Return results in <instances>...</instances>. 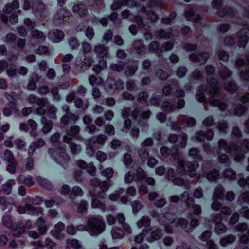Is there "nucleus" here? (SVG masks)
<instances>
[{"label":"nucleus","instance_id":"obj_61","mask_svg":"<svg viewBox=\"0 0 249 249\" xmlns=\"http://www.w3.org/2000/svg\"><path fill=\"white\" fill-rule=\"evenodd\" d=\"M67 244L68 247H71L75 249H78L81 247L78 240L75 239L67 240Z\"/></svg>","mask_w":249,"mask_h":249},{"label":"nucleus","instance_id":"obj_50","mask_svg":"<svg viewBox=\"0 0 249 249\" xmlns=\"http://www.w3.org/2000/svg\"><path fill=\"white\" fill-rule=\"evenodd\" d=\"M124 163L126 168L129 169L133 167L132 158L130 154H124Z\"/></svg>","mask_w":249,"mask_h":249},{"label":"nucleus","instance_id":"obj_27","mask_svg":"<svg viewBox=\"0 0 249 249\" xmlns=\"http://www.w3.org/2000/svg\"><path fill=\"white\" fill-rule=\"evenodd\" d=\"M45 144V141L41 138L38 139L36 142H32L28 150L29 155H33L36 148L41 147Z\"/></svg>","mask_w":249,"mask_h":249},{"label":"nucleus","instance_id":"obj_62","mask_svg":"<svg viewBox=\"0 0 249 249\" xmlns=\"http://www.w3.org/2000/svg\"><path fill=\"white\" fill-rule=\"evenodd\" d=\"M114 174V170L111 168H107L101 172V174L107 179L111 178Z\"/></svg>","mask_w":249,"mask_h":249},{"label":"nucleus","instance_id":"obj_32","mask_svg":"<svg viewBox=\"0 0 249 249\" xmlns=\"http://www.w3.org/2000/svg\"><path fill=\"white\" fill-rule=\"evenodd\" d=\"M209 54L207 53H202L199 54V56H196L194 54L190 55V58L194 62L198 61L201 63H204L207 61Z\"/></svg>","mask_w":249,"mask_h":249},{"label":"nucleus","instance_id":"obj_45","mask_svg":"<svg viewBox=\"0 0 249 249\" xmlns=\"http://www.w3.org/2000/svg\"><path fill=\"white\" fill-rule=\"evenodd\" d=\"M133 47L138 54H144L146 53V49L142 44L141 41H136L134 42L133 44Z\"/></svg>","mask_w":249,"mask_h":249},{"label":"nucleus","instance_id":"obj_10","mask_svg":"<svg viewBox=\"0 0 249 249\" xmlns=\"http://www.w3.org/2000/svg\"><path fill=\"white\" fill-rule=\"evenodd\" d=\"M107 139V137L105 135L102 134L99 135L96 140L90 138L86 141L87 153L89 157L94 155L95 151L103 145Z\"/></svg>","mask_w":249,"mask_h":249},{"label":"nucleus","instance_id":"obj_34","mask_svg":"<svg viewBox=\"0 0 249 249\" xmlns=\"http://www.w3.org/2000/svg\"><path fill=\"white\" fill-rule=\"evenodd\" d=\"M188 155L189 156L192 157L193 158L194 160H195L193 162V163L191 162H188L185 165H186L187 164H188L189 163H190L191 164H193L195 162L197 164H198L197 162L196 161V160H199L201 159V156L199 155V151L197 148H191L188 151ZM198 166V164H197V166Z\"/></svg>","mask_w":249,"mask_h":249},{"label":"nucleus","instance_id":"obj_22","mask_svg":"<svg viewBox=\"0 0 249 249\" xmlns=\"http://www.w3.org/2000/svg\"><path fill=\"white\" fill-rule=\"evenodd\" d=\"M33 223L32 221L30 220H28L25 224L22 226L21 225L17 224L15 227V229L14 230V234L18 237L20 235V234L23 233L26 230L30 229L32 228Z\"/></svg>","mask_w":249,"mask_h":249},{"label":"nucleus","instance_id":"obj_31","mask_svg":"<svg viewBox=\"0 0 249 249\" xmlns=\"http://www.w3.org/2000/svg\"><path fill=\"white\" fill-rule=\"evenodd\" d=\"M41 123L43 126L42 130L45 134L50 132L53 128V122L48 120L45 117L41 118Z\"/></svg>","mask_w":249,"mask_h":249},{"label":"nucleus","instance_id":"obj_44","mask_svg":"<svg viewBox=\"0 0 249 249\" xmlns=\"http://www.w3.org/2000/svg\"><path fill=\"white\" fill-rule=\"evenodd\" d=\"M170 32L168 30V31H166L163 30H160L157 31L155 33V36L157 38L159 39H168L171 36L172 33H171L172 30L170 29Z\"/></svg>","mask_w":249,"mask_h":249},{"label":"nucleus","instance_id":"obj_4","mask_svg":"<svg viewBox=\"0 0 249 249\" xmlns=\"http://www.w3.org/2000/svg\"><path fill=\"white\" fill-rule=\"evenodd\" d=\"M90 184L92 186L99 187L100 192L96 191V188L94 190H90L89 191L92 198L91 207L92 208H96L101 210L105 212L107 210L106 205L103 203L97 197L101 199H104L106 197L105 192L108 189L110 184L106 181H100L97 178H93L90 181Z\"/></svg>","mask_w":249,"mask_h":249},{"label":"nucleus","instance_id":"obj_59","mask_svg":"<svg viewBox=\"0 0 249 249\" xmlns=\"http://www.w3.org/2000/svg\"><path fill=\"white\" fill-rule=\"evenodd\" d=\"M16 108L14 104H12L11 106L8 105V106L5 107L3 111V115L6 117L10 116L12 113L15 111Z\"/></svg>","mask_w":249,"mask_h":249},{"label":"nucleus","instance_id":"obj_46","mask_svg":"<svg viewBox=\"0 0 249 249\" xmlns=\"http://www.w3.org/2000/svg\"><path fill=\"white\" fill-rule=\"evenodd\" d=\"M89 81L91 86H100L103 83V80L101 77L93 75L89 77Z\"/></svg>","mask_w":249,"mask_h":249},{"label":"nucleus","instance_id":"obj_53","mask_svg":"<svg viewBox=\"0 0 249 249\" xmlns=\"http://www.w3.org/2000/svg\"><path fill=\"white\" fill-rule=\"evenodd\" d=\"M107 62L104 60H101L99 61L98 65H95L93 67V71L96 73H99L102 69H104L107 66Z\"/></svg>","mask_w":249,"mask_h":249},{"label":"nucleus","instance_id":"obj_41","mask_svg":"<svg viewBox=\"0 0 249 249\" xmlns=\"http://www.w3.org/2000/svg\"><path fill=\"white\" fill-rule=\"evenodd\" d=\"M117 219L120 224H122V227L125 231L127 233H130L131 230L130 226L124 223L125 219L124 215L121 213L118 214L117 216Z\"/></svg>","mask_w":249,"mask_h":249},{"label":"nucleus","instance_id":"obj_64","mask_svg":"<svg viewBox=\"0 0 249 249\" xmlns=\"http://www.w3.org/2000/svg\"><path fill=\"white\" fill-rule=\"evenodd\" d=\"M6 74L10 77H14L16 76L17 71L15 66H11L6 70Z\"/></svg>","mask_w":249,"mask_h":249},{"label":"nucleus","instance_id":"obj_33","mask_svg":"<svg viewBox=\"0 0 249 249\" xmlns=\"http://www.w3.org/2000/svg\"><path fill=\"white\" fill-rule=\"evenodd\" d=\"M185 17L187 20L193 22H198L201 19L200 16L195 14L192 10H189L185 13Z\"/></svg>","mask_w":249,"mask_h":249},{"label":"nucleus","instance_id":"obj_51","mask_svg":"<svg viewBox=\"0 0 249 249\" xmlns=\"http://www.w3.org/2000/svg\"><path fill=\"white\" fill-rule=\"evenodd\" d=\"M147 5L149 8H163V3L161 0H152L148 2Z\"/></svg>","mask_w":249,"mask_h":249},{"label":"nucleus","instance_id":"obj_47","mask_svg":"<svg viewBox=\"0 0 249 249\" xmlns=\"http://www.w3.org/2000/svg\"><path fill=\"white\" fill-rule=\"evenodd\" d=\"M124 231L120 228H113L111 231V235L113 239H118L122 238L124 234Z\"/></svg>","mask_w":249,"mask_h":249},{"label":"nucleus","instance_id":"obj_49","mask_svg":"<svg viewBox=\"0 0 249 249\" xmlns=\"http://www.w3.org/2000/svg\"><path fill=\"white\" fill-rule=\"evenodd\" d=\"M83 194L82 189L78 186H74L72 189L70 195V197L71 199L74 198L77 196H81Z\"/></svg>","mask_w":249,"mask_h":249},{"label":"nucleus","instance_id":"obj_40","mask_svg":"<svg viewBox=\"0 0 249 249\" xmlns=\"http://www.w3.org/2000/svg\"><path fill=\"white\" fill-rule=\"evenodd\" d=\"M32 9L34 11L42 13L45 9V5L37 0H34L32 2Z\"/></svg>","mask_w":249,"mask_h":249},{"label":"nucleus","instance_id":"obj_9","mask_svg":"<svg viewBox=\"0 0 249 249\" xmlns=\"http://www.w3.org/2000/svg\"><path fill=\"white\" fill-rule=\"evenodd\" d=\"M150 216L153 218L158 217L159 223L160 225L164 226V229L167 233H172L173 229L170 225L175 224L174 223L175 215L173 213H167L163 216H159L158 212L156 211H151L149 212Z\"/></svg>","mask_w":249,"mask_h":249},{"label":"nucleus","instance_id":"obj_5","mask_svg":"<svg viewBox=\"0 0 249 249\" xmlns=\"http://www.w3.org/2000/svg\"><path fill=\"white\" fill-rule=\"evenodd\" d=\"M124 180L126 183H130L134 180L137 181V185L139 194L141 195L145 194L148 192V189L145 183L149 185H154L155 183L154 179L151 177L145 178V173L141 168L137 169L136 175H135L132 172L126 173Z\"/></svg>","mask_w":249,"mask_h":249},{"label":"nucleus","instance_id":"obj_35","mask_svg":"<svg viewBox=\"0 0 249 249\" xmlns=\"http://www.w3.org/2000/svg\"><path fill=\"white\" fill-rule=\"evenodd\" d=\"M181 199L183 201L187 207H190L192 204L194 202V199L189 196V194L188 192L185 191L180 195Z\"/></svg>","mask_w":249,"mask_h":249},{"label":"nucleus","instance_id":"obj_38","mask_svg":"<svg viewBox=\"0 0 249 249\" xmlns=\"http://www.w3.org/2000/svg\"><path fill=\"white\" fill-rule=\"evenodd\" d=\"M151 220L147 216H142L141 219H140L137 222V226L138 228L140 229L142 227L149 228L150 226Z\"/></svg>","mask_w":249,"mask_h":249},{"label":"nucleus","instance_id":"obj_14","mask_svg":"<svg viewBox=\"0 0 249 249\" xmlns=\"http://www.w3.org/2000/svg\"><path fill=\"white\" fill-rule=\"evenodd\" d=\"M124 88V84L122 80L118 81L112 78H108L105 82V88L106 91L109 93H112L116 89H121Z\"/></svg>","mask_w":249,"mask_h":249},{"label":"nucleus","instance_id":"obj_43","mask_svg":"<svg viewBox=\"0 0 249 249\" xmlns=\"http://www.w3.org/2000/svg\"><path fill=\"white\" fill-rule=\"evenodd\" d=\"M94 52L97 54L100 57H104L107 53V49L104 46L99 45H97L94 48Z\"/></svg>","mask_w":249,"mask_h":249},{"label":"nucleus","instance_id":"obj_16","mask_svg":"<svg viewBox=\"0 0 249 249\" xmlns=\"http://www.w3.org/2000/svg\"><path fill=\"white\" fill-rule=\"evenodd\" d=\"M24 24L30 30V35L33 38L36 39H44L45 37L43 33L36 29H34L36 25V22L32 21L29 18H26L24 21Z\"/></svg>","mask_w":249,"mask_h":249},{"label":"nucleus","instance_id":"obj_48","mask_svg":"<svg viewBox=\"0 0 249 249\" xmlns=\"http://www.w3.org/2000/svg\"><path fill=\"white\" fill-rule=\"evenodd\" d=\"M235 239L236 237L234 235H231L227 236L221 239L220 244L222 247H225L228 244L233 242Z\"/></svg>","mask_w":249,"mask_h":249},{"label":"nucleus","instance_id":"obj_55","mask_svg":"<svg viewBox=\"0 0 249 249\" xmlns=\"http://www.w3.org/2000/svg\"><path fill=\"white\" fill-rule=\"evenodd\" d=\"M3 160L8 162L13 161L14 160H16L11 151L9 150H6L4 153V156L2 158Z\"/></svg>","mask_w":249,"mask_h":249},{"label":"nucleus","instance_id":"obj_20","mask_svg":"<svg viewBox=\"0 0 249 249\" xmlns=\"http://www.w3.org/2000/svg\"><path fill=\"white\" fill-rule=\"evenodd\" d=\"M65 228V225L61 222H59L55 225L53 228L51 230V234L55 238L61 239L64 236L62 233Z\"/></svg>","mask_w":249,"mask_h":249},{"label":"nucleus","instance_id":"obj_39","mask_svg":"<svg viewBox=\"0 0 249 249\" xmlns=\"http://www.w3.org/2000/svg\"><path fill=\"white\" fill-rule=\"evenodd\" d=\"M16 183V181L14 179H10L8 180L5 183L2 185V191L4 193L9 195L10 194L12 187Z\"/></svg>","mask_w":249,"mask_h":249},{"label":"nucleus","instance_id":"obj_24","mask_svg":"<svg viewBox=\"0 0 249 249\" xmlns=\"http://www.w3.org/2000/svg\"><path fill=\"white\" fill-rule=\"evenodd\" d=\"M163 235V231L160 229H157L152 231L150 234L147 236L146 241L149 243H152L160 239Z\"/></svg>","mask_w":249,"mask_h":249},{"label":"nucleus","instance_id":"obj_26","mask_svg":"<svg viewBox=\"0 0 249 249\" xmlns=\"http://www.w3.org/2000/svg\"><path fill=\"white\" fill-rule=\"evenodd\" d=\"M47 103V100L44 98H38L37 100V104L38 107L36 108H33L34 110H36L37 114L39 115H43L45 114L46 110L45 107Z\"/></svg>","mask_w":249,"mask_h":249},{"label":"nucleus","instance_id":"obj_2","mask_svg":"<svg viewBox=\"0 0 249 249\" xmlns=\"http://www.w3.org/2000/svg\"><path fill=\"white\" fill-rule=\"evenodd\" d=\"M219 152L216 151V155H220L219 160L220 162L229 163V157L226 154L222 153L223 152L227 153H230L232 149H234L235 151L234 160L237 162L240 161L242 159L244 158V152L249 150V140H245L242 146L237 147L236 145H233L232 147L227 144L224 140L220 139L218 142Z\"/></svg>","mask_w":249,"mask_h":249},{"label":"nucleus","instance_id":"obj_25","mask_svg":"<svg viewBox=\"0 0 249 249\" xmlns=\"http://www.w3.org/2000/svg\"><path fill=\"white\" fill-rule=\"evenodd\" d=\"M79 132V127L78 126L74 125L71 127L70 131L63 137L64 142L69 143L72 138L75 137Z\"/></svg>","mask_w":249,"mask_h":249},{"label":"nucleus","instance_id":"obj_18","mask_svg":"<svg viewBox=\"0 0 249 249\" xmlns=\"http://www.w3.org/2000/svg\"><path fill=\"white\" fill-rule=\"evenodd\" d=\"M213 132L210 130L207 131L205 133L203 131H200L196 134L195 137H192L191 139L195 142H202L205 139L211 140L213 138Z\"/></svg>","mask_w":249,"mask_h":249},{"label":"nucleus","instance_id":"obj_57","mask_svg":"<svg viewBox=\"0 0 249 249\" xmlns=\"http://www.w3.org/2000/svg\"><path fill=\"white\" fill-rule=\"evenodd\" d=\"M123 193V189L120 188L119 189L115 191L113 193L110 194L109 196V199L111 201H116L120 197L121 194Z\"/></svg>","mask_w":249,"mask_h":249},{"label":"nucleus","instance_id":"obj_54","mask_svg":"<svg viewBox=\"0 0 249 249\" xmlns=\"http://www.w3.org/2000/svg\"><path fill=\"white\" fill-rule=\"evenodd\" d=\"M161 108L163 111L168 112H172L176 109L174 106L168 101L164 102L161 106Z\"/></svg>","mask_w":249,"mask_h":249},{"label":"nucleus","instance_id":"obj_28","mask_svg":"<svg viewBox=\"0 0 249 249\" xmlns=\"http://www.w3.org/2000/svg\"><path fill=\"white\" fill-rule=\"evenodd\" d=\"M36 225L38 228L39 233L41 235L45 234L47 230L48 227L46 226V221L42 217H39L36 222Z\"/></svg>","mask_w":249,"mask_h":249},{"label":"nucleus","instance_id":"obj_60","mask_svg":"<svg viewBox=\"0 0 249 249\" xmlns=\"http://www.w3.org/2000/svg\"><path fill=\"white\" fill-rule=\"evenodd\" d=\"M10 205V202L7 200L5 197L0 196V206L2 210H5Z\"/></svg>","mask_w":249,"mask_h":249},{"label":"nucleus","instance_id":"obj_42","mask_svg":"<svg viewBox=\"0 0 249 249\" xmlns=\"http://www.w3.org/2000/svg\"><path fill=\"white\" fill-rule=\"evenodd\" d=\"M26 209L28 211H30L32 214L38 216L43 213V209L39 207H35L31 204H26Z\"/></svg>","mask_w":249,"mask_h":249},{"label":"nucleus","instance_id":"obj_63","mask_svg":"<svg viewBox=\"0 0 249 249\" xmlns=\"http://www.w3.org/2000/svg\"><path fill=\"white\" fill-rule=\"evenodd\" d=\"M137 69V64L136 62L133 63L131 66L128 67V70L125 71V74L127 76H131L135 72Z\"/></svg>","mask_w":249,"mask_h":249},{"label":"nucleus","instance_id":"obj_8","mask_svg":"<svg viewBox=\"0 0 249 249\" xmlns=\"http://www.w3.org/2000/svg\"><path fill=\"white\" fill-rule=\"evenodd\" d=\"M19 8V3L18 0H15L12 3L5 5L3 8L4 14L1 16L2 21L7 23L9 21L10 23L13 24L18 22V17L15 15L16 13H20L21 10H18L16 12V10Z\"/></svg>","mask_w":249,"mask_h":249},{"label":"nucleus","instance_id":"obj_12","mask_svg":"<svg viewBox=\"0 0 249 249\" xmlns=\"http://www.w3.org/2000/svg\"><path fill=\"white\" fill-rule=\"evenodd\" d=\"M81 51L83 53V56H79L76 58L75 64L79 65L84 63L86 65H90L92 62V60L91 58H88L89 54L91 52V46L90 44L88 42H83L82 43V49Z\"/></svg>","mask_w":249,"mask_h":249},{"label":"nucleus","instance_id":"obj_6","mask_svg":"<svg viewBox=\"0 0 249 249\" xmlns=\"http://www.w3.org/2000/svg\"><path fill=\"white\" fill-rule=\"evenodd\" d=\"M87 228L85 225L80 224L76 226L78 231H88L91 235L97 236L100 234L105 229L103 221L97 218L91 217L87 221Z\"/></svg>","mask_w":249,"mask_h":249},{"label":"nucleus","instance_id":"obj_29","mask_svg":"<svg viewBox=\"0 0 249 249\" xmlns=\"http://www.w3.org/2000/svg\"><path fill=\"white\" fill-rule=\"evenodd\" d=\"M248 33L246 30H243L237 34V38L240 43V47H244L248 41Z\"/></svg>","mask_w":249,"mask_h":249},{"label":"nucleus","instance_id":"obj_7","mask_svg":"<svg viewBox=\"0 0 249 249\" xmlns=\"http://www.w3.org/2000/svg\"><path fill=\"white\" fill-rule=\"evenodd\" d=\"M65 151L66 146L63 144L56 148H50L48 150L51 157L64 168L68 166L70 161V158Z\"/></svg>","mask_w":249,"mask_h":249},{"label":"nucleus","instance_id":"obj_56","mask_svg":"<svg viewBox=\"0 0 249 249\" xmlns=\"http://www.w3.org/2000/svg\"><path fill=\"white\" fill-rule=\"evenodd\" d=\"M219 177V174L215 170L209 172L206 175V178L209 181H215Z\"/></svg>","mask_w":249,"mask_h":249},{"label":"nucleus","instance_id":"obj_11","mask_svg":"<svg viewBox=\"0 0 249 249\" xmlns=\"http://www.w3.org/2000/svg\"><path fill=\"white\" fill-rule=\"evenodd\" d=\"M121 15L122 18L128 19L131 21H135L138 23L140 28H144V30L146 31L145 32H143L145 40H148L152 39L151 33L148 32L150 27L149 25L147 24H144L143 21L139 16H134L133 15L130 14L127 10L122 11Z\"/></svg>","mask_w":249,"mask_h":249},{"label":"nucleus","instance_id":"obj_30","mask_svg":"<svg viewBox=\"0 0 249 249\" xmlns=\"http://www.w3.org/2000/svg\"><path fill=\"white\" fill-rule=\"evenodd\" d=\"M78 119V117L71 113H67L63 116L61 118V123L67 125L69 123L75 122Z\"/></svg>","mask_w":249,"mask_h":249},{"label":"nucleus","instance_id":"obj_23","mask_svg":"<svg viewBox=\"0 0 249 249\" xmlns=\"http://www.w3.org/2000/svg\"><path fill=\"white\" fill-rule=\"evenodd\" d=\"M64 36V33L59 30H52L48 33L49 39L55 43L60 42L63 39Z\"/></svg>","mask_w":249,"mask_h":249},{"label":"nucleus","instance_id":"obj_52","mask_svg":"<svg viewBox=\"0 0 249 249\" xmlns=\"http://www.w3.org/2000/svg\"><path fill=\"white\" fill-rule=\"evenodd\" d=\"M46 109H47L46 114L49 118L52 119H55L56 118L55 114V111L56 110V108L52 106H47Z\"/></svg>","mask_w":249,"mask_h":249},{"label":"nucleus","instance_id":"obj_3","mask_svg":"<svg viewBox=\"0 0 249 249\" xmlns=\"http://www.w3.org/2000/svg\"><path fill=\"white\" fill-rule=\"evenodd\" d=\"M183 169L184 171L182 173H180L182 170V167H179L178 168V164L176 170V173L175 172L173 168H169L167 173L166 176L167 178L172 181V182L176 185L182 186L185 189H189L190 188V185L188 180H184L182 178L178 177V174L183 175L184 173H187L191 177L196 176V171L197 168V164L195 162L194 164H191L190 163L184 165V161H183Z\"/></svg>","mask_w":249,"mask_h":249},{"label":"nucleus","instance_id":"obj_1","mask_svg":"<svg viewBox=\"0 0 249 249\" xmlns=\"http://www.w3.org/2000/svg\"><path fill=\"white\" fill-rule=\"evenodd\" d=\"M207 82L209 87L207 88L204 86L201 87L198 93L196 95V99L201 102H204L206 99V94H208L210 96L209 101L211 105L218 107L221 111L224 110L225 108L227 107V105L216 99L214 96L219 92V83L215 79H210L209 78H207Z\"/></svg>","mask_w":249,"mask_h":249},{"label":"nucleus","instance_id":"obj_37","mask_svg":"<svg viewBox=\"0 0 249 249\" xmlns=\"http://www.w3.org/2000/svg\"><path fill=\"white\" fill-rule=\"evenodd\" d=\"M72 11L74 13H77L80 16H83L86 14L87 8L83 4H77L73 7Z\"/></svg>","mask_w":249,"mask_h":249},{"label":"nucleus","instance_id":"obj_21","mask_svg":"<svg viewBox=\"0 0 249 249\" xmlns=\"http://www.w3.org/2000/svg\"><path fill=\"white\" fill-rule=\"evenodd\" d=\"M221 217L220 215H215L213 218V222L215 225V231L218 234L225 233L227 228L221 223Z\"/></svg>","mask_w":249,"mask_h":249},{"label":"nucleus","instance_id":"obj_36","mask_svg":"<svg viewBox=\"0 0 249 249\" xmlns=\"http://www.w3.org/2000/svg\"><path fill=\"white\" fill-rule=\"evenodd\" d=\"M36 179L39 185L45 189L50 190L53 188L52 183L46 179L38 176L36 178Z\"/></svg>","mask_w":249,"mask_h":249},{"label":"nucleus","instance_id":"obj_15","mask_svg":"<svg viewBox=\"0 0 249 249\" xmlns=\"http://www.w3.org/2000/svg\"><path fill=\"white\" fill-rule=\"evenodd\" d=\"M224 189L221 186L217 187L213 193V202L211 204V208L214 210H218L221 208V205L218 202V200L223 198Z\"/></svg>","mask_w":249,"mask_h":249},{"label":"nucleus","instance_id":"obj_13","mask_svg":"<svg viewBox=\"0 0 249 249\" xmlns=\"http://www.w3.org/2000/svg\"><path fill=\"white\" fill-rule=\"evenodd\" d=\"M173 151L170 150L167 147H162L160 149V153L161 155L164 157H166L169 155H171L173 158L176 160L178 164V168L180 166L183 167V160L180 158L178 153L177 151V149L175 146L173 147ZM182 168V170L180 172V173H182L184 171V170Z\"/></svg>","mask_w":249,"mask_h":249},{"label":"nucleus","instance_id":"obj_58","mask_svg":"<svg viewBox=\"0 0 249 249\" xmlns=\"http://www.w3.org/2000/svg\"><path fill=\"white\" fill-rule=\"evenodd\" d=\"M9 165L6 168V170L11 174H14L16 172V167L18 164V161L14 160L13 161L9 162Z\"/></svg>","mask_w":249,"mask_h":249},{"label":"nucleus","instance_id":"obj_19","mask_svg":"<svg viewBox=\"0 0 249 249\" xmlns=\"http://www.w3.org/2000/svg\"><path fill=\"white\" fill-rule=\"evenodd\" d=\"M123 5L132 7L136 5V2L134 0H114L113 3L111 7L112 10H115L118 9Z\"/></svg>","mask_w":249,"mask_h":249},{"label":"nucleus","instance_id":"obj_17","mask_svg":"<svg viewBox=\"0 0 249 249\" xmlns=\"http://www.w3.org/2000/svg\"><path fill=\"white\" fill-rule=\"evenodd\" d=\"M71 14L70 11L64 9H60L55 15L54 22L56 24H60L65 21Z\"/></svg>","mask_w":249,"mask_h":249}]
</instances>
